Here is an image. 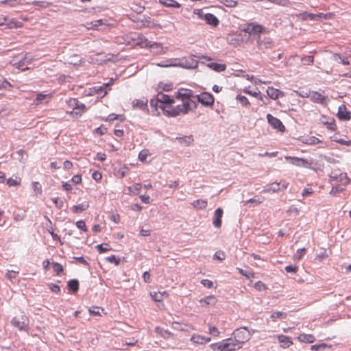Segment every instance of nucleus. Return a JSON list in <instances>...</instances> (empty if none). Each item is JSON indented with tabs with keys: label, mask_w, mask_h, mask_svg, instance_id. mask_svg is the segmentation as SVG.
<instances>
[{
	"label": "nucleus",
	"mask_w": 351,
	"mask_h": 351,
	"mask_svg": "<svg viewBox=\"0 0 351 351\" xmlns=\"http://www.w3.org/2000/svg\"><path fill=\"white\" fill-rule=\"evenodd\" d=\"M236 99L244 106H249L250 105V103L248 101L247 98L245 96L238 95Z\"/></svg>",
	"instance_id": "37998d69"
},
{
	"label": "nucleus",
	"mask_w": 351,
	"mask_h": 351,
	"mask_svg": "<svg viewBox=\"0 0 351 351\" xmlns=\"http://www.w3.org/2000/svg\"><path fill=\"white\" fill-rule=\"evenodd\" d=\"M171 325L173 329L178 331H189L190 330H195L194 326L189 324L173 322H172Z\"/></svg>",
	"instance_id": "a211bd4d"
},
{
	"label": "nucleus",
	"mask_w": 351,
	"mask_h": 351,
	"mask_svg": "<svg viewBox=\"0 0 351 351\" xmlns=\"http://www.w3.org/2000/svg\"><path fill=\"white\" fill-rule=\"evenodd\" d=\"M68 289L73 293H76L79 289V282L77 280H70L67 283Z\"/></svg>",
	"instance_id": "f704fd0d"
},
{
	"label": "nucleus",
	"mask_w": 351,
	"mask_h": 351,
	"mask_svg": "<svg viewBox=\"0 0 351 351\" xmlns=\"http://www.w3.org/2000/svg\"><path fill=\"white\" fill-rule=\"evenodd\" d=\"M136 40V42L134 43L136 45L139 46L141 48H149L151 41H149L143 34H138Z\"/></svg>",
	"instance_id": "412c9836"
},
{
	"label": "nucleus",
	"mask_w": 351,
	"mask_h": 351,
	"mask_svg": "<svg viewBox=\"0 0 351 351\" xmlns=\"http://www.w3.org/2000/svg\"><path fill=\"white\" fill-rule=\"evenodd\" d=\"M330 178L331 181H335L341 183L343 186L350 184V179L348 177L346 173H341L339 175H330Z\"/></svg>",
	"instance_id": "dca6fc26"
},
{
	"label": "nucleus",
	"mask_w": 351,
	"mask_h": 351,
	"mask_svg": "<svg viewBox=\"0 0 351 351\" xmlns=\"http://www.w3.org/2000/svg\"><path fill=\"white\" fill-rule=\"evenodd\" d=\"M71 181L73 183H74L75 184H81L82 182V176L79 175V174L73 176L71 178Z\"/></svg>",
	"instance_id": "13d9d810"
},
{
	"label": "nucleus",
	"mask_w": 351,
	"mask_h": 351,
	"mask_svg": "<svg viewBox=\"0 0 351 351\" xmlns=\"http://www.w3.org/2000/svg\"><path fill=\"white\" fill-rule=\"evenodd\" d=\"M217 300L214 295H209L206 298H202L199 300L200 304H204L206 305L214 306L217 303Z\"/></svg>",
	"instance_id": "7c9ffc66"
},
{
	"label": "nucleus",
	"mask_w": 351,
	"mask_h": 351,
	"mask_svg": "<svg viewBox=\"0 0 351 351\" xmlns=\"http://www.w3.org/2000/svg\"><path fill=\"white\" fill-rule=\"evenodd\" d=\"M319 121L322 124L326 125L328 130L331 131H335L337 128L335 121L333 118H330L322 115L321 116Z\"/></svg>",
	"instance_id": "4468645a"
},
{
	"label": "nucleus",
	"mask_w": 351,
	"mask_h": 351,
	"mask_svg": "<svg viewBox=\"0 0 351 351\" xmlns=\"http://www.w3.org/2000/svg\"><path fill=\"white\" fill-rule=\"evenodd\" d=\"M149 155L150 154L148 149H143L138 154V158L141 162H146L147 158Z\"/></svg>",
	"instance_id": "79ce46f5"
},
{
	"label": "nucleus",
	"mask_w": 351,
	"mask_h": 351,
	"mask_svg": "<svg viewBox=\"0 0 351 351\" xmlns=\"http://www.w3.org/2000/svg\"><path fill=\"white\" fill-rule=\"evenodd\" d=\"M106 260L110 263H114L117 266L119 265L121 263V259L115 255L108 256L106 258Z\"/></svg>",
	"instance_id": "a19ab883"
},
{
	"label": "nucleus",
	"mask_w": 351,
	"mask_h": 351,
	"mask_svg": "<svg viewBox=\"0 0 351 351\" xmlns=\"http://www.w3.org/2000/svg\"><path fill=\"white\" fill-rule=\"evenodd\" d=\"M51 3H48V2H46V1H34L33 2V5H38V6H40L41 8H47L48 6H49Z\"/></svg>",
	"instance_id": "e2e57ef3"
},
{
	"label": "nucleus",
	"mask_w": 351,
	"mask_h": 351,
	"mask_svg": "<svg viewBox=\"0 0 351 351\" xmlns=\"http://www.w3.org/2000/svg\"><path fill=\"white\" fill-rule=\"evenodd\" d=\"M267 93L268 96L273 99H276L280 95H282L278 89L274 88L271 86L267 88Z\"/></svg>",
	"instance_id": "bb28decb"
},
{
	"label": "nucleus",
	"mask_w": 351,
	"mask_h": 351,
	"mask_svg": "<svg viewBox=\"0 0 351 351\" xmlns=\"http://www.w3.org/2000/svg\"><path fill=\"white\" fill-rule=\"evenodd\" d=\"M138 34H131L128 38V40H127V44L128 45H132V46H136L134 43H136V37H138Z\"/></svg>",
	"instance_id": "a18cd8bd"
},
{
	"label": "nucleus",
	"mask_w": 351,
	"mask_h": 351,
	"mask_svg": "<svg viewBox=\"0 0 351 351\" xmlns=\"http://www.w3.org/2000/svg\"><path fill=\"white\" fill-rule=\"evenodd\" d=\"M104 23H103V20L102 19H99V20H96L93 22H91L90 23V27H88V29H91V28H95V27H97L101 25H103Z\"/></svg>",
	"instance_id": "4d7b16f0"
},
{
	"label": "nucleus",
	"mask_w": 351,
	"mask_h": 351,
	"mask_svg": "<svg viewBox=\"0 0 351 351\" xmlns=\"http://www.w3.org/2000/svg\"><path fill=\"white\" fill-rule=\"evenodd\" d=\"M155 332L165 339H169L173 337L172 332L159 326L155 328Z\"/></svg>",
	"instance_id": "4be33fe9"
},
{
	"label": "nucleus",
	"mask_w": 351,
	"mask_h": 351,
	"mask_svg": "<svg viewBox=\"0 0 351 351\" xmlns=\"http://www.w3.org/2000/svg\"><path fill=\"white\" fill-rule=\"evenodd\" d=\"M150 106L156 110L161 109L162 113L167 117H175L180 114H186L196 108L195 101L192 98L191 91H179L173 97L163 93H158L155 99H152Z\"/></svg>",
	"instance_id": "f257e3e1"
},
{
	"label": "nucleus",
	"mask_w": 351,
	"mask_h": 351,
	"mask_svg": "<svg viewBox=\"0 0 351 351\" xmlns=\"http://www.w3.org/2000/svg\"><path fill=\"white\" fill-rule=\"evenodd\" d=\"M210 347L213 351H234L240 349L234 338H228L217 343H211Z\"/></svg>",
	"instance_id": "20e7f679"
},
{
	"label": "nucleus",
	"mask_w": 351,
	"mask_h": 351,
	"mask_svg": "<svg viewBox=\"0 0 351 351\" xmlns=\"http://www.w3.org/2000/svg\"><path fill=\"white\" fill-rule=\"evenodd\" d=\"M148 99L147 98L135 99L132 101V107L134 109H140L142 110H147Z\"/></svg>",
	"instance_id": "f3484780"
},
{
	"label": "nucleus",
	"mask_w": 351,
	"mask_h": 351,
	"mask_svg": "<svg viewBox=\"0 0 351 351\" xmlns=\"http://www.w3.org/2000/svg\"><path fill=\"white\" fill-rule=\"evenodd\" d=\"M276 337L277 338L280 346L283 348H287L293 344L291 338L288 336L278 335Z\"/></svg>",
	"instance_id": "6ab92c4d"
},
{
	"label": "nucleus",
	"mask_w": 351,
	"mask_h": 351,
	"mask_svg": "<svg viewBox=\"0 0 351 351\" xmlns=\"http://www.w3.org/2000/svg\"><path fill=\"white\" fill-rule=\"evenodd\" d=\"M264 201V197L261 196H254L252 198H250L248 200L244 202V204L246 205L248 203H252L255 205H259Z\"/></svg>",
	"instance_id": "4c0bfd02"
},
{
	"label": "nucleus",
	"mask_w": 351,
	"mask_h": 351,
	"mask_svg": "<svg viewBox=\"0 0 351 351\" xmlns=\"http://www.w3.org/2000/svg\"><path fill=\"white\" fill-rule=\"evenodd\" d=\"M306 250L305 248L299 250L297 251V253L294 256L295 259H300L302 257H303L305 254Z\"/></svg>",
	"instance_id": "0e129e2a"
},
{
	"label": "nucleus",
	"mask_w": 351,
	"mask_h": 351,
	"mask_svg": "<svg viewBox=\"0 0 351 351\" xmlns=\"http://www.w3.org/2000/svg\"><path fill=\"white\" fill-rule=\"evenodd\" d=\"M228 40L230 44L234 46H239L241 44L238 34H229Z\"/></svg>",
	"instance_id": "72a5a7b5"
},
{
	"label": "nucleus",
	"mask_w": 351,
	"mask_h": 351,
	"mask_svg": "<svg viewBox=\"0 0 351 351\" xmlns=\"http://www.w3.org/2000/svg\"><path fill=\"white\" fill-rule=\"evenodd\" d=\"M257 46L260 50L265 51L273 47V43L271 39L269 37H261L258 36L257 38Z\"/></svg>",
	"instance_id": "0eeeda50"
},
{
	"label": "nucleus",
	"mask_w": 351,
	"mask_h": 351,
	"mask_svg": "<svg viewBox=\"0 0 351 351\" xmlns=\"http://www.w3.org/2000/svg\"><path fill=\"white\" fill-rule=\"evenodd\" d=\"M208 67L217 72L223 71L226 69V65L224 64H219L216 62H210L207 64Z\"/></svg>",
	"instance_id": "c85d7f7f"
},
{
	"label": "nucleus",
	"mask_w": 351,
	"mask_h": 351,
	"mask_svg": "<svg viewBox=\"0 0 351 351\" xmlns=\"http://www.w3.org/2000/svg\"><path fill=\"white\" fill-rule=\"evenodd\" d=\"M308 97H310L311 99L314 102L322 104L326 103V97L323 93L312 92Z\"/></svg>",
	"instance_id": "aec40b11"
},
{
	"label": "nucleus",
	"mask_w": 351,
	"mask_h": 351,
	"mask_svg": "<svg viewBox=\"0 0 351 351\" xmlns=\"http://www.w3.org/2000/svg\"><path fill=\"white\" fill-rule=\"evenodd\" d=\"M286 160L289 161L293 165L298 166H304L306 163L305 160L295 157H286Z\"/></svg>",
	"instance_id": "c9c22d12"
},
{
	"label": "nucleus",
	"mask_w": 351,
	"mask_h": 351,
	"mask_svg": "<svg viewBox=\"0 0 351 351\" xmlns=\"http://www.w3.org/2000/svg\"><path fill=\"white\" fill-rule=\"evenodd\" d=\"M160 3L168 8H179L181 5L175 0H160Z\"/></svg>",
	"instance_id": "2f4dec72"
},
{
	"label": "nucleus",
	"mask_w": 351,
	"mask_h": 351,
	"mask_svg": "<svg viewBox=\"0 0 351 351\" xmlns=\"http://www.w3.org/2000/svg\"><path fill=\"white\" fill-rule=\"evenodd\" d=\"M21 179L19 177L15 178H9L7 180V184L10 186H16L20 185Z\"/></svg>",
	"instance_id": "ea45409f"
},
{
	"label": "nucleus",
	"mask_w": 351,
	"mask_h": 351,
	"mask_svg": "<svg viewBox=\"0 0 351 351\" xmlns=\"http://www.w3.org/2000/svg\"><path fill=\"white\" fill-rule=\"evenodd\" d=\"M241 43H247L250 40L251 35L245 31V27L238 34Z\"/></svg>",
	"instance_id": "e433bc0d"
},
{
	"label": "nucleus",
	"mask_w": 351,
	"mask_h": 351,
	"mask_svg": "<svg viewBox=\"0 0 351 351\" xmlns=\"http://www.w3.org/2000/svg\"><path fill=\"white\" fill-rule=\"evenodd\" d=\"M223 215V210L221 208H218L215 210L213 218V224L215 228H219L221 226V218Z\"/></svg>",
	"instance_id": "2eb2a0df"
},
{
	"label": "nucleus",
	"mask_w": 351,
	"mask_h": 351,
	"mask_svg": "<svg viewBox=\"0 0 351 351\" xmlns=\"http://www.w3.org/2000/svg\"><path fill=\"white\" fill-rule=\"evenodd\" d=\"M209 333L211 335H213L215 337L219 336V331L218 330L217 328L215 326H210L209 328Z\"/></svg>",
	"instance_id": "69168bd1"
},
{
	"label": "nucleus",
	"mask_w": 351,
	"mask_h": 351,
	"mask_svg": "<svg viewBox=\"0 0 351 351\" xmlns=\"http://www.w3.org/2000/svg\"><path fill=\"white\" fill-rule=\"evenodd\" d=\"M239 272L243 276L247 278H254V274L253 272L246 273L243 269L237 268Z\"/></svg>",
	"instance_id": "680f3d73"
},
{
	"label": "nucleus",
	"mask_w": 351,
	"mask_h": 351,
	"mask_svg": "<svg viewBox=\"0 0 351 351\" xmlns=\"http://www.w3.org/2000/svg\"><path fill=\"white\" fill-rule=\"evenodd\" d=\"M53 94H43V93H38L36 96V98L34 101V104L36 106H40L42 104H47L49 101L53 98Z\"/></svg>",
	"instance_id": "9d476101"
},
{
	"label": "nucleus",
	"mask_w": 351,
	"mask_h": 351,
	"mask_svg": "<svg viewBox=\"0 0 351 351\" xmlns=\"http://www.w3.org/2000/svg\"><path fill=\"white\" fill-rule=\"evenodd\" d=\"M151 298L155 302H162L163 296H168V293L166 291L163 292H152L150 293Z\"/></svg>",
	"instance_id": "473e14b6"
},
{
	"label": "nucleus",
	"mask_w": 351,
	"mask_h": 351,
	"mask_svg": "<svg viewBox=\"0 0 351 351\" xmlns=\"http://www.w3.org/2000/svg\"><path fill=\"white\" fill-rule=\"evenodd\" d=\"M149 48L151 50V52L155 55H162L167 53L168 48L162 46L161 43H150Z\"/></svg>",
	"instance_id": "f8f14e48"
},
{
	"label": "nucleus",
	"mask_w": 351,
	"mask_h": 351,
	"mask_svg": "<svg viewBox=\"0 0 351 351\" xmlns=\"http://www.w3.org/2000/svg\"><path fill=\"white\" fill-rule=\"evenodd\" d=\"M5 24L9 29L21 28L23 26V23L16 20V19H11L10 20H8Z\"/></svg>",
	"instance_id": "393cba45"
},
{
	"label": "nucleus",
	"mask_w": 351,
	"mask_h": 351,
	"mask_svg": "<svg viewBox=\"0 0 351 351\" xmlns=\"http://www.w3.org/2000/svg\"><path fill=\"white\" fill-rule=\"evenodd\" d=\"M252 334L246 327H242L235 330L232 333V337L240 348L242 345L247 342L252 337Z\"/></svg>",
	"instance_id": "39448f33"
},
{
	"label": "nucleus",
	"mask_w": 351,
	"mask_h": 351,
	"mask_svg": "<svg viewBox=\"0 0 351 351\" xmlns=\"http://www.w3.org/2000/svg\"><path fill=\"white\" fill-rule=\"evenodd\" d=\"M159 88L165 91H169L173 89V84H164L162 82L160 83Z\"/></svg>",
	"instance_id": "5fc2aeb1"
},
{
	"label": "nucleus",
	"mask_w": 351,
	"mask_h": 351,
	"mask_svg": "<svg viewBox=\"0 0 351 351\" xmlns=\"http://www.w3.org/2000/svg\"><path fill=\"white\" fill-rule=\"evenodd\" d=\"M288 183L285 182L272 183L263 190L265 193H276L287 189Z\"/></svg>",
	"instance_id": "9b49d317"
},
{
	"label": "nucleus",
	"mask_w": 351,
	"mask_h": 351,
	"mask_svg": "<svg viewBox=\"0 0 351 351\" xmlns=\"http://www.w3.org/2000/svg\"><path fill=\"white\" fill-rule=\"evenodd\" d=\"M76 226L84 232H86L88 231V228L86 226L85 221L83 220L77 221L76 222Z\"/></svg>",
	"instance_id": "8fccbe9b"
},
{
	"label": "nucleus",
	"mask_w": 351,
	"mask_h": 351,
	"mask_svg": "<svg viewBox=\"0 0 351 351\" xmlns=\"http://www.w3.org/2000/svg\"><path fill=\"white\" fill-rule=\"evenodd\" d=\"M66 103L68 108L72 110L66 113L72 118L77 119L86 111V106L75 98H69Z\"/></svg>",
	"instance_id": "7ed1b4c3"
},
{
	"label": "nucleus",
	"mask_w": 351,
	"mask_h": 351,
	"mask_svg": "<svg viewBox=\"0 0 351 351\" xmlns=\"http://www.w3.org/2000/svg\"><path fill=\"white\" fill-rule=\"evenodd\" d=\"M96 247L99 253H104V252L110 250V248L108 247V245H107V244H106V247H104L103 244H100V245H97Z\"/></svg>",
	"instance_id": "bf43d9fd"
},
{
	"label": "nucleus",
	"mask_w": 351,
	"mask_h": 351,
	"mask_svg": "<svg viewBox=\"0 0 351 351\" xmlns=\"http://www.w3.org/2000/svg\"><path fill=\"white\" fill-rule=\"evenodd\" d=\"M19 272L18 271H8V272L6 273V278L9 280H12V279H14L16 278L17 275H18Z\"/></svg>",
	"instance_id": "6e6d98bb"
},
{
	"label": "nucleus",
	"mask_w": 351,
	"mask_h": 351,
	"mask_svg": "<svg viewBox=\"0 0 351 351\" xmlns=\"http://www.w3.org/2000/svg\"><path fill=\"white\" fill-rule=\"evenodd\" d=\"M193 207L195 209H204L206 208L208 205V202L206 199H199L195 201H193L191 203Z\"/></svg>",
	"instance_id": "cd10ccee"
},
{
	"label": "nucleus",
	"mask_w": 351,
	"mask_h": 351,
	"mask_svg": "<svg viewBox=\"0 0 351 351\" xmlns=\"http://www.w3.org/2000/svg\"><path fill=\"white\" fill-rule=\"evenodd\" d=\"M287 314L283 312L280 311H276L273 313L271 315V318L273 319L274 322H276L277 319H284L287 318Z\"/></svg>",
	"instance_id": "58836bf2"
},
{
	"label": "nucleus",
	"mask_w": 351,
	"mask_h": 351,
	"mask_svg": "<svg viewBox=\"0 0 351 351\" xmlns=\"http://www.w3.org/2000/svg\"><path fill=\"white\" fill-rule=\"evenodd\" d=\"M52 267L53 271L56 272L57 275H59L63 271L62 265L58 263H53Z\"/></svg>",
	"instance_id": "c03bdc74"
},
{
	"label": "nucleus",
	"mask_w": 351,
	"mask_h": 351,
	"mask_svg": "<svg viewBox=\"0 0 351 351\" xmlns=\"http://www.w3.org/2000/svg\"><path fill=\"white\" fill-rule=\"evenodd\" d=\"M48 287L50 289V290L53 293H58L60 291V288L57 285L50 283L48 285Z\"/></svg>",
	"instance_id": "052dcab7"
},
{
	"label": "nucleus",
	"mask_w": 351,
	"mask_h": 351,
	"mask_svg": "<svg viewBox=\"0 0 351 351\" xmlns=\"http://www.w3.org/2000/svg\"><path fill=\"white\" fill-rule=\"evenodd\" d=\"M245 31L250 35H258L265 32V28L259 24L254 23H248L245 27Z\"/></svg>",
	"instance_id": "423d86ee"
},
{
	"label": "nucleus",
	"mask_w": 351,
	"mask_h": 351,
	"mask_svg": "<svg viewBox=\"0 0 351 351\" xmlns=\"http://www.w3.org/2000/svg\"><path fill=\"white\" fill-rule=\"evenodd\" d=\"M204 19L208 24L211 25L214 27L217 26L219 24L218 19L213 14H206L204 16Z\"/></svg>",
	"instance_id": "5701e85b"
},
{
	"label": "nucleus",
	"mask_w": 351,
	"mask_h": 351,
	"mask_svg": "<svg viewBox=\"0 0 351 351\" xmlns=\"http://www.w3.org/2000/svg\"><path fill=\"white\" fill-rule=\"evenodd\" d=\"M331 139L332 141H335L342 145L351 146V140L348 139L347 137H346V138H340L337 134H335L333 136L331 137Z\"/></svg>",
	"instance_id": "a878e982"
},
{
	"label": "nucleus",
	"mask_w": 351,
	"mask_h": 351,
	"mask_svg": "<svg viewBox=\"0 0 351 351\" xmlns=\"http://www.w3.org/2000/svg\"><path fill=\"white\" fill-rule=\"evenodd\" d=\"M267 121L269 123V124L274 129L280 131V132H285V125L282 124V121L272 116L271 114H267Z\"/></svg>",
	"instance_id": "6e6552de"
},
{
	"label": "nucleus",
	"mask_w": 351,
	"mask_h": 351,
	"mask_svg": "<svg viewBox=\"0 0 351 351\" xmlns=\"http://www.w3.org/2000/svg\"><path fill=\"white\" fill-rule=\"evenodd\" d=\"M167 64H158L160 66H180L185 69H195L197 67V61L192 56L184 57L180 59H171L167 60Z\"/></svg>",
	"instance_id": "f03ea898"
},
{
	"label": "nucleus",
	"mask_w": 351,
	"mask_h": 351,
	"mask_svg": "<svg viewBox=\"0 0 351 351\" xmlns=\"http://www.w3.org/2000/svg\"><path fill=\"white\" fill-rule=\"evenodd\" d=\"M92 178L97 182H99L102 178V175L100 172L95 171L92 174Z\"/></svg>",
	"instance_id": "774afa93"
},
{
	"label": "nucleus",
	"mask_w": 351,
	"mask_h": 351,
	"mask_svg": "<svg viewBox=\"0 0 351 351\" xmlns=\"http://www.w3.org/2000/svg\"><path fill=\"white\" fill-rule=\"evenodd\" d=\"M327 348L326 344L325 343H321V344H316L313 345L311 347V349L312 350L315 351H324Z\"/></svg>",
	"instance_id": "de8ad7c7"
},
{
	"label": "nucleus",
	"mask_w": 351,
	"mask_h": 351,
	"mask_svg": "<svg viewBox=\"0 0 351 351\" xmlns=\"http://www.w3.org/2000/svg\"><path fill=\"white\" fill-rule=\"evenodd\" d=\"M214 258L217 259L219 261H223L226 258V254L224 252L219 250L215 252L214 255Z\"/></svg>",
	"instance_id": "864d4df0"
},
{
	"label": "nucleus",
	"mask_w": 351,
	"mask_h": 351,
	"mask_svg": "<svg viewBox=\"0 0 351 351\" xmlns=\"http://www.w3.org/2000/svg\"><path fill=\"white\" fill-rule=\"evenodd\" d=\"M88 207L89 204L88 202H84L78 205L73 206L71 208V210L73 213L77 214L86 210Z\"/></svg>",
	"instance_id": "b1692460"
},
{
	"label": "nucleus",
	"mask_w": 351,
	"mask_h": 351,
	"mask_svg": "<svg viewBox=\"0 0 351 351\" xmlns=\"http://www.w3.org/2000/svg\"><path fill=\"white\" fill-rule=\"evenodd\" d=\"M254 288L258 291H263L267 289L266 285L261 281H258L254 284Z\"/></svg>",
	"instance_id": "3c124183"
},
{
	"label": "nucleus",
	"mask_w": 351,
	"mask_h": 351,
	"mask_svg": "<svg viewBox=\"0 0 351 351\" xmlns=\"http://www.w3.org/2000/svg\"><path fill=\"white\" fill-rule=\"evenodd\" d=\"M198 101L206 106H211L214 104V97L209 93H202L197 95Z\"/></svg>",
	"instance_id": "1a4fd4ad"
},
{
	"label": "nucleus",
	"mask_w": 351,
	"mask_h": 351,
	"mask_svg": "<svg viewBox=\"0 0 351 351\" xmlns=\"http://www.w3.org/2000/svg\"><path fill=\"white\" fill-rule=\"evenodd\" d=\"M337 116L339 120L349 121L351 119V112L347 109L345 105H341L339 107Z\"/></svg>",
	"instance_id": "ddd939ff"
},
{
	"label": "nucleus",
	"mask_w": 351,
	"mask_h": 351,
	"mask_svg": "<svg viewBox=\"0 0 351 351\" xmlns=\"http://www.w3.org/2000/svg\"><path fill=\"white\" fill-rule=\"evenodd\" d=\"M110 86V83L104 84L103 86H99L98 88H95V93H99L100 92H104V96L107 95L106 87Z\"/></svg>",
	"instance_id": "603ef678"
},
{
	"label": "nucleus",
	"mask_w": 351,
	"mask_h": 351,
	"mask_svg": "<svg viewBox=\"0 0 351 351\" xmlns=\"http://www.w3.org/2000/svg\"><path fill=\"white\" fill-rule=\"evenodd\" d=\"M32 186L36 195L42 193V186L38 182H34L32 183Z\"/></svg>",
	"instance_id": "49530a36"
},
{
	"label": "nucleus",
	"mask_w": 351,
	"mask_h": 351,
	"mask_svg": "<svg viewBox=\"0 0 351 351\" xmlns=\"http://www.w3.org/2000/svg\"><path fill=\"white\" fill-rule=\"evenodd\" d=\"M191 340L194 343L202 344L204 343L209 342L210 341V338L202 337L199 335H193L191 337Z\"/></svg>",
	"instance_id": "c756f323"
},
{
	"label": "nucleus",
	"mask_w": 351,
	"mask_h": 351,
	"mask_svg": "<svg viewBox=\"0 0 351 351\" xmlns=\"http://www.w3.org/2000/svg\"><path fill=\"white\" fill-rule=\"evenodd\" d=\"M243 92L254 97H258L261 95V92L258 89H256L255 91H252L248 88H245L243 89Z\"/></svg>",
	"instance_id": "09e8293b"
},
{
	"label": "nucleus",
	"mask_w": 351,
	"mask_h": 351,
	"mask_svg": "<svg viewBox=\"0 0 351 351\" xmlns=\"http://www.w3.org/2000/svg\"><path fill=\"white\" fill-rule=\"evenodd\" d=\"M285 270L287 273H296L298 271V267L290 265L285 267Z\"/></svg>",
	"instance_id": "338daca9"
}]
</instances>
